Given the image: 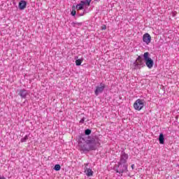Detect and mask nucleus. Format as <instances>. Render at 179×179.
I'll use <instances>...</instances> for the list:
<instances>
[{
	"instance_id": "obj_10",
	"label": "nucleus",
	"mask_w": 179,
	"mask_h": 179,
	"mask_svg": "<svg viewBox=\"0 0 179 179\" xmlns=\"http://www.w3.org/2000/svg\"><path fill=\"white\" fill-rule=\"evenodd\" d=\"M84 173L87 177H92L93 176V171L90 168H84Z\"/></svg>"
},
{
	"instance_id": "obj_21",
	"label": "nucleus",
	"mask_w": 179,
	"mask_h": 179,
	"mask_svg": "<svg viewBox=\"0 0 179 179\" xmlns=\"http://www.w3.org/2000/svg\"><path fill=\"white\" fill-rule=\"evenodd\" d=\"M101 29L102 30H106L107 29V26H106V24H103L101 26Z\"/></svg>"
},
{
	"instance_id": "obj_4",
	"label": "nucleus",
	"mask_w": 179,
	"mask_h": 179,
	"mask_svg": "<svg viewBox=\"0 0 179 179\" xmlns=\"http://www.w3.org/2000/svg\"><path fill=\"white\" fill-rule=\"evenodd\" d=\"M128 171V164H122L120 162L118 164V168L117 169V173L122 174V173H127Z\"/></svg>"
},
{
	"instance_id": "obj_18",
	"label": "nucleus",
	"mask_w": 179,
	"mask_h": 179,
	"mask_svg": "<svg viewBox=\"0 0 179 179\" xmlns=\"http://www.w3.org/2000/svg\"><path fill=\"white\" fill-rule=\"evenodd\" d=\"M91 134H92V130L89 129L85 130V135H90Z\"/></svg>"
},
{
	"instance_id": "obj_20",
	"label": "nucleus",
	"mask_w": 179,
	"mask_h": 179,
	"mask_svg": "<svg viewBox=\"0 0 179 179\" xmlns=\"http://www.w3.org/2000/svg\"><path fill=\"white\" fill-rule=\"evenodd\" d=\"M80 4L82 5L83 6H85V5H87L85 1H81Z\"/></svg>"
},
{
	"instance_id": "obj_2",
	"label": "nucleus",
	"mask_w": 179,
	"mask_h": 179,
	"mask_svg": "<svg viewBox=\"0 0 179 179\" xmlns=\"http://www.w3.org/2000/svg\"><path fill=\"white\" fill-rule=\"evenodd\" d=\"M143 58H144L146 66H148L149 69H152L153 68L154 62H153V59L149 57V52H145L143 55Z\"/></svg>"
},
{
	"instance_id": "obj_23",
	"label": "nucleus",
	"mask_w": 179,
	"mask_h": 179,
	"mask_svg": "<svg viewBox=\"0 0 179 179\" xmlns=\"http://www.w3.org/2000/svg\"><path fill=\"white\" fill-rule=\"evenodd\" d=\"M134 167H135V164H132V165H131V169H132V170H134Z\"/></svg>"
},
{
	"instance_id": "obj_6",
	"label": "nucleus",
	"mask_w": 179,
	"mask_h": 179,
	"mask_svg": "<svg viewBox=\"0 0 179 179\" xmlns=\"http://www.w3.org/2000/svg\"><path fill=\"white\" fill-rule=\"evenodd\" d=\"M143 64H145V62L141 56H138L134 62L136 68H138V69H141V66H142Z\"/></svg>"
},
{
	"instance_id": "obj_19",
	"label": "nucleus",
	"mask_w": 179,
	"mask_h": 179,
	"mask_svg": "<svg viewBox=\"0 0 179 179\" xmlns=\"http://www.w3.org/2000/svg\"><path fill=\"white\" fill-rule=\"evenodd\" d=\"M87 6H90V2H92V0H85Z\"/></svg>"
},
{
	"instance_id": "obj_9",
	"label": "nucleus",
	"mask_w": 179,
	"mask_h": 179,
	"mask_svg": "<svg viewBox=\"0 0 179 179\" xmlns=\"http://www.w3.org/2000/svg\"><path fill=\"white\" fill-rule=\"evenodd\" d=\"M18 94L22 99H26L27 94H29L27 93V91L26 90H20Z\"/></svg>"
},
{
	"instance_id": "obj_8",
	"label": "nucleus",
	"mask_w": 179,
	"mask_h": 179,
	"mask_svg": "<svg viewBox=\"0 0 179 179\" xmlns=\"http://www.w3.org/2000/svg\"><path fill=\"white\" fill-rule=\"evenodd\" d=\"M128 155L123 152L121 155L120 163L125 164V163H127V160H128Z\"/></svg>"
},
{
	"instance_id": "obj_11",
	"label": "nucleus",
	"mask_w": 179,
	"mask_h": 179,
	"mask_svg": "<svg viewBox=\"0 0 179 179\" xmlns=\"http://www.w3.org/2000/svg\"><path fill=\"white\" fill-rule=\"evenodd\" d=\"M27 5V2H26V1H21L20 3H19V8L21 10H23V9H26V6Z\"/></svg>"
},
{
	"instance_id": "obj_1",
	"label": "nucleus",
	"mask_w": 179,
	"mask_h": 179,
	"mask_svg": "<svg viewBox=\"0 0 179 179\" xmlns=\"http://www.w3.org/2000/svg\"><path fill=\"white\" fill-rule=\"evenodd\" d=\"M80 148L84 151H89V150H95L96 145L92 146V141H85L83 143L80 142L78 143Z\"/></svg>"
},
{
	"instance_id": "obj_7",
	"label": "nucleus",
	"mask_w": 179,
	"mask_h": 179,
	"mask_svg": "<svg viewBox=\"0 0 179 179\" xmlns=\"http://www.w3.org/2000/svg\"><path fill=\"white\" fill-rule=\"evenodd\" d=\"M143 43H145L147 45H149V44H150V41H152V36H150V34L148 33L145 34L143 36Z\"/></svg>"
},
{
	"instance_id": "obj_3",
	"label": "nucleus",
	"mask_w": 179,
	"mask_h": 179,
	"mask_svg": "<svg viewBox=\"0 0 179 179\" xmlns=\"http://www.w3.org/2000/svg\"><path fill=\"white\" fill-rule=\"evenodd\" d=\"M145 100L137 99L134 103V108L137 111H141L143 107H145Z\"/></svg>"
},
{
	"instance_id": "obj_14",
	"label": "nucleus",
	"mask_w": 179,
	"mask_h": 179,
	"mask_svg": "<svg viewBox=\"0 0 179 179\" xmlns=\"http://www.w3.org/2000/svg\"><path fill=\"white\" fill-rule=\"evenodd\" d=\"M76 65H77V66L82 65V61L80 60V59L76 60Z\"/></svg>"
},
{
	"instance_id": "obj_16",
	"label": "nucleus",
	"mask_w": 179,
	"mask_h": 179,
	"mask_svg": "<svg viewBox=\"0 0 179 179\" xmlns=\"http://www.w3.org/2000/svg\"><path fill=\"white\" fill-rule=\"evenodd\" d=\"M27 139H29V136L27 135H26L24 138H22L21 139V142L23 143V142H26V141H27Z\"/></svg>"
},
{
	"instance_id": "obj_24",
	"label": "nucleus",
	"mask_w": 179,
	"mask_h": 179,
	"mask_svg": "<svg viewBox=\"0 0 179 179\" xmlns=\"http://www.w3.org/2000/svg\"><path fill=\"white\" fill-rule=\"evenodd\" d=\"M78 26H82V23H76Z\"/></svg>"
},
{
	"instance_id": "obj_22",
	"label": "nucleus",
	"mask_w": 179,
	"mask_h": 179,
	"mask_svg": "<svg viewBox=\"0 0 179 179\" xmlns=\"http://www.w3.org/2000/svg\"><path fill=\"white\" fill-rule=\"evenodd\" d=\"M84 166H85V169H87V166H89V164L88 163L85 164Z\"/></svg>"
},
{
	"instance_id": "obj_27",
	"label": "nucleus",
	"mask_w": 179,
	"mask_h": 179,
	"mask_svg": "<svg viewBox=\"0 0 179 179\" xmlns=\"http://www.w3.org/2000/svg\"><path fill=\"white\" fill-rule=\"evenodd\" d=\"M94 1H99V0H94Z\"/></svg>"
},
{
	"instance_id": "obj_17",
	"label": "nucleus",
	"mask_w": 179,
	"mask_h": 179,
	"mask_svg": "<svg viewBox=\"0 0 179 179\" xmlns=\"http://www.w3.org/2000/svg\"><path fill=\"white\" fill-rule=\"evenodd\" d=\"M73 9L71 11L72 16H75L76 15V10H75V6H73Z\"/></svg>"
},
{
	"instance_id": "obj_26",
	"label": "nucleus",
	"mask_w": 179,
	"mask_h": 179,
	"mask_svg": "<svg viewBox=\"0 0 179 179\" xmlns=\"http://www.w3.org/2000/svg\"><path fill=\"white\" fill-rule=\"evenodd\" d=\"M0 179H6L5 177H0Z\"/></svg>"
},
{
	"instance_id": "obj_25",
	"label": "nucleus",
	"mask_w": 179,
	"mask_h": 179,
	"mask_svg": "<svg viewBox=\"0 0 179 179\" xmlns=\"http://www.w3.org/2000/svg\"><path fill=\"white\" fill-rule=\"evenodd\" d=\"M85 122V120L83 119L80 120V122Z\"/></svg>"
},
{
	"instance_id": "obj_13",
	"label": "nucleus",
	"mask_w": 179,
	"mask_h": 179,
	"mask_svg": "<svg viewBox=\"0 0 179 179\" xmlns=\"http://www.w3.org/2000/svg\"><path fill=\"white\" fill-rule=\"evenodd\" d=\"M54 170H55L56 171H59V170H61V165L56 164L54 167Z\"/></svg>"
},
{
	"instance_id": "obj_5",
	"label": "nucleus",
	"mask_w": 179,
	"mask_h": 179,
	"mask_svg": "<svg viewBox=\"0 0 179 179\" xmlns=\"http://www.w3.org/2000/svg\"><path fill=\"white\" fill-rule=\"evenodd\" d=\"M105 88H106V85H104V83H101L99 86H96L94 92L96 96H99L100 93H103Z\"/></svg>"
},
{
	"instance_id": "obj_15",
	"label": "nucleus",
	"mask_w": 179,
	"mask_h": 179,
	"mask_svg": "<svg viewBox=\"0 0 179 179\" xmlns=\"http://www.w3.org/2000/svg\"><path fill=\"white\" fill-rule=\"evenodd\" d=\"M76 8L78 9V10H82V9H83V6L80 3L77 4Z\"/></svg>"
},
{
	"instance_id": "obj_12",
	"label": "nucleus",
	"mask_w": 179,
	"mask_h": 179,
	"mask_svg": "<svg viewBox=\"0 0 179 179\" xmlns=\"http://www.w3.org/2000/svg\"><path fill=\"white\" fill-rule=\"evenodd\" d=\"M159 141L160 145L164 144V135H163V134H159Z\"/></svg>"
}]
</instances>
